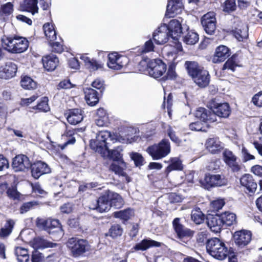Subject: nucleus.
<instances>
[{
  "label": "nucleus",
  "instance_id": "393cba45",
  "mask_svg": "<svg viewBox=\"0 0 262 262\" xmlns=\"http://www.w3.org/2000/svg\"><path fill=\"white\" fill-rule=\"evenodd\" d=\"M126 167V166L125 163L124 161H121L113 163L111 165L110 168L116 174L124 177L127 182H129L130 181V179L124 171Z\"/></svg>",
  "mask_w": 262,
  "mask_h": 262
},
{
  "label": "nucleus",
  "instance_id": "0e129e2a",
  "mask_svg": "<svg viewBox=\"0 0 262 262\" xmlns=\"http://www.w3.org/2000/svg\"><path fill=\"white\" fill-rule=\"evenodd\" d=\"M37 98V96L33 95L30 98H22L20 101V105L23 106H27L34 102Z\"/></svg>",
  "mask_w": 262,
  "mask_h": 262
},
{
  "label": "nucleus",
  "instance_id": "6ab92c4d",
  "mask_svg": "<svg viewBox=\"0 0 262 262\" xmlns=\"http://www.w3.org/2000/svg\"><path fill=\"white\" fill-rule=\"evenodd\" d=\"M31 166L32 175L36 179L42 174L51 172V169L48 164L41 161H37Z\"/></svg>",
  "mask_w": 262,
  "mask_h": 262
},
{
  "label": "nucleus",
  "instance_id": "412c9836",
  "mask_svg": "<svg viewBox=\"0 0 262 262\" xmlns=\"http://www.w3.org/2000/svg\"><path fill=\"white\" fill-rule=\"evenodd\" d=\"M223 159L225 163L233 171H238L240 169V166L237 161V157L231 151L225 149L223 152Z\"/></svg>",
  "mask_w": 262,
  "mask_h": 262
},
{
  "label": "nucleus",
  "instance_id": "8fccbe9b",
  "mask_svg": "<svg viewBox=\"0 0 262 262\" xmlns=\"http://www.w3.org/2000/svg\"><path fill=\"white\" fill-rule=\"evenodd\" d=\"M75 129L69 127H67L66 131L64 133V134L62 135V137L63 138L69 137L70 139H67V141L64 143V145H67L68 144H72L75 142L76 140L75 138L72 137L75 134Z\"/></svg>",
  "mask_w": 262,
  "mask_h": 262
},
{
  "label": "nucleus",
  "instance_id": "de8ad7c7",
  "mask_svg": "<svg viewBox=\"0 0 262 262\" xmlns=\"http://www.w3.org/2000/svg\"><path fill=\"white\" fill-rule=\"evenodd\" d=\"M7 196L10 199L13 200H19L21 199V194L17 190L15 185L11 186L8 188L6 191Z\"/></svg>",
  "mask_w": 262,
  "mask_h": 262
},
{
  "label": "nucleus",
  "instance_id": "f704fd0d",
  "mask_svg": "<svg viewBox=\"0 0 262 262\" xmlns=\"http://www.w3.org/2000/svg\"><path fill=\"white\" fill-rule=\"evenodd\" d=\"M84 93L85 100L89 105L94 106L99 102V98L96 90L88 88L85 90Z\"/></svg>",
  "mask_w": 262,
  "mask_h": 262
},
{
  "label": "nucleus",
  "instance_id": "052dcab7",
  "mask_svg": "<svg viewBox=\"0 0 262 262\" xmlns=\"http://www.w3.org/2000/svg\"><path fill=\"white\" fill-rule=\"evenodd\" d=\"M235 0H227L225 3L224 10L226 12L232 11L235 9Z\"/></svg>",
  "mask_w": 262,
  "mask_h": 262
},
{
  "label": "nucleus",
  "instance_id": "338daca9",
  "mask_svg": "<svg viewBox=\"0 0 262 262\" xmlns=\"http://www.w3.org/2000/svg\"><path fill=\"white\" fill-rule=\"evenodd\" d=\"M154 45L151 39L146 41L143 49L142 50V53H147L154 51Z\"/></svg>",
  "mask_w": 262,
  "mask_h": 262
},
{
  "label": "nucleus",
  "instance_id": "a211bd4d",
  "mask_svg": "<svg viewBox=\"0 0 262 262\" xmlns=\"http://www.w3.org/2000/svg\"><path fill=\"white\" fill-rule=\"evenodd\" d=\"M234 239L236 245L242 248L247 245L251 239V233L247 230L236 231L234 234Z\"/></svg>",
  "mask_w": 262,
  "mask_h": 262
},
{
  "label": "nucleus",
  "instance_id": "f8f14e48",
  "mask_svg": "<svg viewBox=\"0 0 262 262\" xmlns=\"http://www.w3.org/2000/svg\"><path fill=\"white\" fill-rule=\"evenodd\" d=\"M201 24L208 34H212L216 29V18L213 12H209L203 16Z\"/></svg>",
  "mask_w": 262,
  "mask_h": 262
},
{
  "label": "nucleus",
  "instance_id": "7c9ffc66",
  "mask_svg": "<svg viewBox=\"0 0 262 262\" xmlns=\"http://www.w3.org/2000/svg\"><path fill=\"white\" fill-rule=\"evenodd\" d=\"M110 121L108 115L105 110L102 108L97 110L95 118V122L97 126H107Z\"/></svg>",
  "mask_w": 262,
  "mask_h": 262
},
{
  "label": "nucleus",
  "instance_id": "4d7b16f0",
  "mask_svg": "<svg viewBox=\"0 0 262 262\" xmlns=\"http://www.w3.org/2000/svg\"><path fill=\"white\" fill-rule=\"evenodd\" d=\"M38 205L36 201H31L24 203L20 208V212L21 214L25 213L32 209L34 206Z\"/></svg>",
  "mask_w": 262,
  "mask_h": 262
},
{
  "label": "nucleus",
  "instance_id": "69168bd1",
  "mask_svg": "<svg viewBox=\"0 0 262 262\" xmlns=\"http://www.w3.org/2000/svg\"><path fill=\"white\" fill-rule=\"evenodd\" d=\"M252 101L255 105L262 107V92L255 95L252 98Z\"/></svg>",
  "mask_w": 262,
  "mask_h": 262
},
{
  "label": "nucleus",
  "instance_id": "e2e57ef3",
  "mask_svg": "<svg viewBox=\"0 0 262 262\" xmlns=\"http://www.w3.org/2000/svg\"><path fill=\"white\" fill-rule=\"evenodd\" d=\"M90 70L95 71L102 68V65L96 60L91 59L89 63L86 66Z\"/></svg>",
  "mask_w": 262,
  "mask_h": 262
},
{
  "label": "nucleus",
  "instance_id": "680f3d73",
  "mask_svg": "<svg viewBox=\"0 0 262 262\" xmlns=\"http://www.w3.org/2000/svg\"><path fill=\"white\" fill-rule=\"evenodd\" d=\"M13 5L11 3H7V4L2 6L1 11L6 15H10L13 12Z\"/></svg>",
  "mask_w": 262,
  "mask_h": 262
},
{
  "label": "nucleus",
  "instance_id": "ea45409f",
  "mask_svg": "<svg viewBox=\"0 0 262 262\" xmlns=\"http://www.w3.org/2000/svg\"><path fill=\"white\" fill-rule=\"evenodd\" d=\"M170 162V165L166 169V172H169L172 170H181L183 169V166L182 161L178 158H171Z\"/></svg>",
  "mask_w": 262,
  "mask_h": 262
},
{
  "label": "nucleus",
  "instance_id": "bf43d9fd",
  "mask_svg": "<svg viewBox=\"0 0 262 262\" xmlns=\"http://www.w3.org/2000/svg\"><path fill=\"white\" fill-rule=\"evenodd\" d=\"M225 204L224 201L222 199H218L211 202V207L214 211H217L222 208Z\"/></svg>",
  "mask_w": 262,
  "mask_h": 262
},
{
  "label": "nucleus",
  "instance_id": "a878e982",
  "mask_svg": "<svg viewBox=\"0 0 262 262\" xmlns=\"http://www.w3.org/2000/svg\"><path fill=\"white\" fill-rule=\"evenodd\" d=\"M206 148L211 153L215 154L224 147V144L216 137L207 139L205 143Z\"/></svg>",
  "mask_w": 262,
  "mask_h": 262
},
{
  "label": "nucleus",
  "instance_id": "5701e85b",
  "mask_svg": "<svg viewBox=\"0 0 262 262\" xmlns=\"http://www.w3.org/2000/svg\"><path fill=\"white\" fill-rule=\"evenodd\" d=\"M230 56V50L225 46H220L216 48L215 54L212 58L214 63H218L224 61Z\"/></svg>",
  "mask_w": 262,
  "mask_h": 262
},
{
  "label": "nucleus",
  "instance_id": "dca6fc26",
  "mask_svg": "<svg viewBox=\"0 0 262 262\" xmlns=\"http://www.w3.org/2000/svg\"><path fill=\"white\" fill-rule=\"evenodd\" d=\"M183 8L182 0H169L165 16L167 17H173L176 15L181 13Z\"/></svg>",
  "mask_w": 262,
  "mask_h": 262
},
{
  "label": "nucleus",
  "instance_id": "0eeeda50",
  "mask_svg": "<svg viewBox=\"0 0 262 262\" xmlns=\"http://www.w3.org/2000/svg\"><path fill=\"white\" fill-rule=\"evenodd\" d=\"M67 244L73 256L76 257L82 255L90 249V245L86 239L76 237L69 239Z\"/></svg>",
  "mask_w": 262,
  "mask_h": 262
},
{
  "label": "nucleus",
  "instance_id": "a18cd8bd",
  "mask_svg": "<svg viewBox=\"0 0 262 262\" xmlns=\"http://www.w3.org/2000/svg\"><path fill=\"white\" fill-rule=\"evenodd\" d=\"M199 40L198 34L193 31H189L184 37L183 41L188 45H194Z\"/></svg>",
  "mask_w": 262,
  "mask_h": 262
},
{
  "label": "nucleus",
  "instance_id": "bb28decb",
  "mask_svg": "<svg viewBox=\"0 0 262 262\" xmlns=\"http://www.w3.org/2000/svg\"><path fill=\"white\" fill-rule=\"evenodd\" d=\"M240 183L249 192H254L257 188L256 183L249 174L243 176L240 179Z\"/></svg>",
  "mask_w": 262,
  "mask_h": 262
},
{
  "label": "nucleus",
  "instance_id": "9d476101",
  "mask_svg": "<svg viewBox=\"0 0 262 262\" xmlns=\"http://www.w3.org/2000/svg\"><path fill=\"white\" fill-rule=\"evenodd\" d=\"M108 67L115 70H120L128 62L127 58L124 56L119 55L117 52H114L108 55Z\"/></svg>",
  "mask_w": 262,
  "mask_h": 262
},
{
  "label": "nucleus",
  "instance_id": "ddd939ff",
  "mask_svg": "<svg viewBox=\"0 0 262 262\" xmlns=\"http://www.w3.org/2000/svg\"><path fill=\"white\" fill-rule=\"evenodd\" d=\"M111 207V205L106 191L96 200L94 203H92L90 205L91 209L96 210L101 213L107 211Z\"/></svg>",
  "mask_w": 262,
  "mask_h": 262
},
{
  "label": "nucleus",
  "instance_id": "09e8293b",
  "mask_svg": "<svg viewBox=\"0 0 262 262\" xmlns=\"http://www.w3.org/2000/svg\"><path fill=\"white\" fill-rule=\"evenodd\" d=\"M14 224L15 223L13 220H8L4 227L2 228L0 231V236L5 237L9 235L12 231Z\"/></svg>",
  "mask_w": 262,
  "mask_h": 262
},
{
  "label": "nucleus",
  "instance_id": "c85d7f7f",
  "mask_svg": "<svg viewBox=\"0 0 262 262\" xmlns=\"http://www.w3.org/2000/svg\"><path fill=\"white\" fill-rule=\"evenodd\" d=\"M43 67L48 71H52L57 67L59 60L53 54L44 56L42 59Z\"/></svg>",
  "mask_w": 262,
  "mask_h": 262
},
{
  "label": "nucleus",
  "instance_id": "aec40b11",
  "mask_svg": "<svg viewBox=\"0 0 262 262\" xmlns=\"http://www.w3.org/2000/svg\"><path fill=\"white\" fill-rule=\"evenodd\" d=\"M17 69L15 63L9 62L0 67V78L8 79L15 76Z\"/></svg>",
  "mask_w": 262,
  "mask_h": 262
},
{
  "label": "nucleus",
  "instance_id": "2eb2a0df",
  "mask_svg": "<svg viewBox=\"0 0 262 262\" xmlns=\"http://www.w3.org/2000/svg\"><path fill=\"white\" fill-rule=\"evenodd\" d=\"M12 166L15 171H21L29 168L31 166V163L29 158L26 156L18 155L14 158Z\"/></svg>",
  "mask_w": 262,
  "mask_h": 262
},
{
  "label": "nucleus",
  "instance_id": "58836bf2",
  "mask_svg": "<svg viewBox=\"0 0 262 262\" xmlns=\"http://www.w3.org/2000/svg\"><path fill=\"white\" fill-rule=\"evenodd\" d=\"M15 254L18 262H28L29 255L27 249L21 247H16Z\"/></svg>",
  "mask_w": 262,
  "mask_h": 262
},
{
  "label": "nucleus",
  "instance_id": "4c0bfd02",
  "mask_svg": "<svg viewBox=\"0 0 262 262\" xmlns=\"http://www.w3.org/2000/svg\"><path fill=\"white\" fill-rule=\"evenodd\" d=\"M45 34L47 39L53 41L56 39V33L53 25L50 23H46L43 26Z\"/></svg>",
  "mask_w": 262,
  "mask_h": 262
},
{
  "label": "nucleus",
  "instance_id": "2f4dec72",
  "mask_svg": "<svg viewBox=\"0 0 262 262\" xmlns=\"http://www.w3.org/2000/svg\"><path fill=\"white\" fill-rule=\"evenodd\" d=\"M106 192L111 207L120 208L123 206L124 205L123 199L118 193L109 190H107Z\"/></svg>",
  "mask_w": 262,
  "mask_h": 262
},
{
  "label": "nucleus",
  "instance_id": "e433bc0d",
  "mask_svg": "<svg viewBox=\"0 0 262 262\" xmlns=\"http://www.w3.org/2000/svg\"><path fill=\"white\" fill-rule=\"evenodd\" d=\"M21 8L23 11L31 12L34 15L38 12L37 0H25Z\"/></svg>",
  "mask_w": 262,
  "mask_h": 262
},
{
  "label": "nucleus",
  "instance_id": "f3484780",
  "mask_svg": "<svg viewBox=\"0 0 262 262\" xmlns=\"http://www.w3.org/2000/svg\"><path fill=\"white\" fill-rule=\"evenodd\" d=\"M195 116L205 124L216 121V117L214 113L203 107H200L196 111Z\"/></svg>",
  "mask_w": 262,
  "mask_h": 262
},
{
  "label": "nucleus",
  "instance_id": "1a4fd4ad",
  "mask_svg": "<svg viewBox=\"0 0 262 262\" xmlns=\"http://www.w3.org/2000/svg\"><path fill=\"white\" fill-rule=\"evenodd\" d=\"M200 183L205 189H209L211 187L225 185L227 181L223 175L207 174L205 175L204 180L200 181Z\"/></svg>",
  "mask_w": 262,
  "mask_h": 262
},
{
  "label": "nucleus",
  "instance_id": "6e6552de",
  "mask_svg": "<svg viewBox=\"0 0 262 262\" xmlns=\"http://www.w3.org/2000/svg\"><path fill=\"white\" fill-rule=\"evenodd\" d=\"M37 226L49 234L57 233L60 236L63 234L61 224L58 220L38 219Z\"/></svg>",
  "mask_w": 262,
  "mask_h": 262
},
{
  "label": "nucleus",
  "instance_id": "f257e3e1",
  "mask_svg": "<svg viewBox=\"0 0 262 262\" xmlns=\"http://www.w3.org/2000/svg\"><path fill=\"white\" fill-rule=\"evenodd\" d=\"M131 131L130 129H127L125 134L122 133L119 136L112 135L111 132L107 130L100 131L97 134L96 138L91 140L90 146L92 149L104 156L105 152L108 149L107 142L108 140L113 141H118L122 143H131L134 141V138L129 134Z\"/></svg>",
  "mask_w": 262,
  "mask_h": 262
},
{
  "label": "nucleus",
  "instance_id": "3c124183",
  "mask_svg": "<svg viewBox=\"0 0 262 262\" xmlns=\"http://www.w3.org/2000/svg\"><path fill=\"white\" fill-rule=\"evenodd\" d=\"M208 126L207 124L203 123L200 121H196L189 125V128L191 130L194 131H202L206 132V127Z\"/></svg>",
  "mask_w": 262,
  "mask_h": 262
},
{
  "label": "nucleus",
  "instance_id": "37998d69",
  "mask_svg": "<svg viewBox=\"0 0 262 262\" xmlns=\"http://www.w3.org/2000/svg\"><path fill=\"white\" fill-rule=\"evenodd\" d=\"M223 224L231 226L236 222V215L232 212H226L221 217Z\"/></svg>",
  "mask_w": 262,
  "mask_h": 262
},
{
  "label": "nucleus",
  "instance_id": "c03bdc74",
  "mask_svg": "<svg viewBox=\"0 0 262 262\" xmlns=\"http://www.w3.org/2000/svg\"><path fill=\"white\" fill-rule=\"evenodd\" d=\"M113 214L114 216L116 218H119L120 219L127 221L134 215V212L130 209H127L115 212Z\"/></svg>",
  "mask_w": 262,
  "mask_h": 262
},
{
  "label": "nucleus",
  "instance_id": "13d9d810",
  "mask_svg": "<svg viewBox=\"0 0 262 262\" xmlns=\"http://www.w3.org/2000/svg\"><path fill=\"white\" fill-rule=\"evenodd\" d=\"M131 159L134 161L135 164L136 166L142 165L143 164V158L139 153L132 152L130 154Z\"/></svg>",
  "mask_w": 262,
  "mask_h": 262
},
{
  "label": "nucleus",
  "instance_id": "cd10ccee",
  "mask_svg": "<svg viewBox=\"0 0 262 262\" xmlns=\"http://www.w3.org/2000/svg\"><path fill=\"white\" fill-rule=\"evenodd\" d=\"M168 32L170 36L174 39L182 33V26L180 21L177 19H172L170 21L168 25Z\"/></svg>",
  "mask_w": 262,
  "mask_h": 262
},
{
  "label": "nucleus",
  "instance_id": "79ce46f5",
  "mask_svg": "<svg viewBox=\"0 0 262 262\" xmlns=\"http://www.w3.org/2000/svg\"><path fill=\"white\" fill-rule=\"evenodd\" d=\"M205 215L200 208H195L192 210L191 214V220L196 224H201L205 220Z\"/></svg>",
  "mask_w": 262,
  "mask_h": 262
},
{
  "label": "nucleus",
  "instance_id": "473e14b6",
  "mask_svg": "<svg viewBox=\"0 0 262 262\" xmlns=\"http://www.w3.org/2000/svg\"><path fill=\"white\" fill-rule=\"evenodd\" d=\"M31 245L35 249H40L47 248H52L56 246L57 244L49 242L41 237H37L34 238L31 242Z\"/></svg>",
  "mask_w": 262,
  "mask_h": 262
},
{
  "label": "nucleus",
  "instance_id": "72a5a7b5",
  "mask_svg": "<svg viewBox=\"0 0 262 262\" xmlns=\"http://www.w3.org/2000/svg\"><path fill=\"white\" fill-rule=\"evenodd\" d=\"M161 246V243L149 238L144 239L140 243L137 244L134 247L136 250L144 251L151 247H158Z\"/></svg>",
  "mask_w": 262,
  "mask_h": 262
},
{
  "label": "nucleus",
  "instance_id": "c9c22d12",
  "mask_svg": "<svg viewBox=\"0 0 262 262\" xmlns=\"http://www.w3.org/2000/svg\"><path fill=\"white\" fill-rule=\"evenodd\" d=\"M233 34L239 41H243L248 37V28L246 25L243 24L233 31Z\"/></svg>",
  "mask_w": 262,
  "mask_h": 262
},
{
  "label": "nucleus",
  "instance_id": "a19ab883",
  "mask_svg": "<svg viewBox=\"0 0 262 262\" xmlns=\"http://www.w3.org/2000/svg\"><path fill=\"white\" fill-rule=\"evenodd\" d=\"M20 84L24 89L27 90H34L37 88V83L27 76L22 77Z\"/></svg>",
  "mask_w": 262,
  "mask_h": 262
},
{
  "label": "nucleus",
  "instance_id": "b1692460",
  "mask_svg": "<svg viewBox=\"0 0 262 262\" xmlns=\"http://www.w3.org/2000/svg\"><path fill=\"white\" fill-rule=\"evenodd\" d=\"M207 223L210 230L215 233L220 232L223 225L221 217L217 215H209L207 217Z\"/></svg>",
  "mask_w": 262,
  "mask_h": 262
},
{
  "label": "nucleus",
  "instance_id": "603ef678",
  "mask_svg": "<svg viewBox=\"0 0 262 262\" xmlns=\"http://www.w3.org/2000/svg\"><path fill=\"white\" fill-rule=\"evenodd\" d=\"M163 128L167 132L168 136L170 137V139L173 141L174 142L179 144L180 143L179 139L176 136L174 132L172 130V128L169 125L163 124L162 125Z\"/></svg>",
  "mask_w": 262,
  "mask_h": 262
},
{
  "label": "nucleus",
  "instance_id": "774afa93",
  "mask_svg": "<svg viewBox=\"0 0 262 262\" xmlns=\"http://www.w3.org/2000/svg\"><path fill=\"white\" fill-rule=\"evenodd\" d=\"M43 259L42 254L35 250L33 252L32 255V262H41Z\"/></svg>",
  "mask_w": 262,
  "mask_h": 262
},
{
  "label": "nucleus",
  "instance_id": "39448f33",
  "mask_svg": "<svg viewBox=\"0 0 262 262\" xmlns=\"http://www.w3.org/2000/svg\"><path fill=\"white\" fill-rule=\"evenodd\" d=\"M141 66H146L145 72L155 79L162 76L166 71V65L160 59L151 60L147 62L142 60L140 62ZM144 71V70H140Z\"/></svg>",
  "mask_w": 262,
  "mask_h": 262
},
{
  "label": "nucleus",
  "instance_id": "4468645a",
  "mask_svg": "<svg viewBox=\"0 0 262 262\" xmlns=\"http://www.w3.org/2000/svg\"><path fill=\"white\" fill-rule=\"evenodd\" d=\"M170 36L168 28L166 24L160 26L154 32L152 37L157 44L161 45L166 43Z\"/></svg>",
  "mask_w": 262,
  "mask_h": 262
},
{
  "label": "nucleus",
  "instance_id": "4be33fe9",
  "mask_svg": "<svg viewBox=\"0 0 262 262\" xmlns=\"http://www.w3.org/2000/svg\"><path fill=\"white\" fill-rule=\"evenodd\" d=\"M172 224L174 231L180 239L190 237L192 236L193 232L180 224L179 218H176L173 221Z\"/></svg>",
  "mask_w": 262,
  "mask_h": 262
},
{
  "label": "nucleus",
  "instance_id": "c756f323",
  "mask_svg": "<svg viewBox=\"0 0 262 262\" xmlns=\"http://www.w3.org/2000/svg\"><path fill=\"white\" fill-rule=\"evenodd\" d=\"M83 118L82 111L79 109L70 110L67 116L68 121L71 124L76 125L80 123Z\"/></svg>",
  "mask_w": 262,
  "mask_h": 262
},
{
  "label": "nucleus",
  "instance_id": "9b49d317",
  "mask_svg": "<svg viewBox=\"0 0 262 262\" xmlns=\"http://www.w3.org/2000/svg\"><path fill=\"white\" fill-rule=\"evenodd\" d=\"M209 106L216 116L227 118L230 114V108L227 103H219L215 100H211Z\"/></svg>",
  "mask_w": 262,
  "mask_h": 262
},
{
  "label": "nucleus",
  "instance_id": "49530a36",
  "mask_svg": "<svg viewBox=\"0 0 262 262\" xmlns=\"http://www.w3.org/2000/svg\"><path fill=\"white\" fill-rule=\"evenodd\" d=\"M122 150V148L119 147L112 150H109L108 149L107 151L105 152V154H107L110 158L115 162H119L123 161L121 154Z\"/></svg>",
  "mask_w": 262,
  "mask_h": 262
},
{
  "label": "nucleus",
  "instance_id": "20e7f679",
  "mask_svg": "<svg viewBox=\"0 0 262 262\" xmlns=\"http://www.w3.org/2000/svg\"><path fill=\"white\" fill-rule=\"evenodd\" d=\"M206 250L211 256L219 260L224 259L228 254V249L225 244L217 238L207 241Z\"/></svg>",
  "mask_w": 262,
  "mask_h": 262
},
{
  "label": "nucleus",
  "instance_id": "7ed1b4c3",
  "mask_svg": "<svg viewBox=\"0 0 262 262\" xmlns=\"http://www.w3.org/2000/svg\"><path fill=\"white\" fill-rule=\"evenodd\" d=\"M185 66L189 75L199 86L205 88L208 85L210 76L207 71L201 69L194 61H186Z\"/></svg>",
  "mask_w": 262,
  "mask_h": 262
},
{
  "label": "nucleus",
  "instance_id": "6e6d98bb",
  "mask_svg": "<svg viewBox=\"0 0 262 262\" xmlns=\"http://www.w3.org/2000/svg\"><path fill=\"white\" fill-rule=\"evenodd\" d=\"M237 66L235 61V57L232 56L231 58L228 59V60L225 63L223 67V70H230L232 71L235 70V67Z\"/></svg>",
  "mask_w": 262,
  "mask_h": 262
},
{
  "label": "nucleus",
  "instance_id": "864d4df0",
  "mask_svg": "<svg viewBox=\"0 0 262 262\" xmlns=\"http://www.w3.org/2000/svg\"><path fill=\"white\" fill-rule=\"evenodd\" d=\"M48 98L46 97L42 98L40 102L35 106L36 108L42 112H48L50 110L48 105Z\"/></svg>",
  "mask_w": 262,
  "mask_h": 262
},
{
  "label": "nucleus",
  "instance_id": "f03ea898",
  "mask_svg": "<svg viewBox=\"0 0 262 262\" xmlns=\"http://www.w3.org/2000/svg\"><path fill=\"white\" fill-rule=\"evenodd\" d=\"M1 42L4 49L13 54L21 53L29 46L26 38L16 35H4L1 38Z\"/></svg>",
  "mask_w": 262,
  "mask_h": 262
},
{
  "label": "nucleus",
  "instance_id": "423d86ee",
  "mask_svg": "<svg viewBox=\"0 0 262 262\" xmlns=\"http://www.w3.org/2000/svg\"><path fill=\"white\" fill-rule=\"evenodd\" d=\"M170 143L166 139L149 146L146 149V151L154 160H160L166 157L170 154Z\"/></svg>",
  "mask_w": 262,
  "mask_h": 262
},
{
  "label": "nucleus",
  "instance_id": "5fc2aeb1",
  "mask_svg": "<svg viewBox=\"0 0 262 262\" xmlns=\"http://www.w3.org/2000/svg\"><path fill=\"white\" fill-rule=\"evenodd\" d=\"M122 229L119 225H114L110 229L109 233L111 236L113 238L117 237L122 235Z\"/></svg>",
  "mask_w": 262,
  "mask_h": 262
}]
</instances>
